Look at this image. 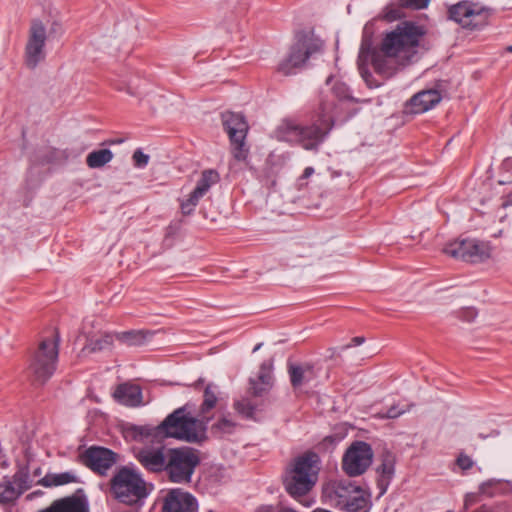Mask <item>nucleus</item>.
I'll return each instance as SVG.
<instances>
[{"mask_svg": "<svg viewBox=\"0 0 512 512\" xmlns=\"http://www.w3.org/2000/svg\"><path fill=\"white\" fill-rule=\"evenodd\" d=\"M424 33L421 26L405 21L385 35L381 47L377 51L371 52L369 44L363 41L358 56V65L365 80L368 81L363 66L369 58H371L374 70L387 78L394 75L399 67L412 63L417 57L420 39Z\"/></svg>", "mask_w": 512, "mask_h": 512, "instance_id": "f257e3e1", "label": "nucleus"}, {"mask_svg": "<svg viewBox=\"0 0 512 512\" xmlns=\"http://www.w3.org/2000/svg\"><path fill=\"white\" fill-rule=\"evenodd\" d=\"M335 109L333 100L322 99L313 123L302 125L294 120H283L275 131L276 137L296 143L305 150L317 151L335 124Z\"/></svg>", "mask_w": 512, "mask_h": 512, "instance_id": "f03ea898", "label": "nucleus"}, {"mask_svg": "<svg viewBox=\"0 0 512 512\" xmlns=\"http://www.w3.org/2000/svg\"><path fill=\"white\" fill-rule=\"evenodd\" d=\"M207 421L186 414V407H180L169 414L157 426L161 438H174L188 443L206 440Z\"/></svg>", "mask_w": 512, "mask_h": 512, "instance_id": "7ed1b4c3", "label": "nucleus"}, {"mask_svg": "<svg viewBox=\"0 0 512 512\" xmlns=\"http://www.w3.org/2000/svg\"><path fill=\"white\" fill-rule=\"evenodd\" d=\"M319 462V456L310 451L294 459L284 478L285 489L292 497L303 496L314 487L320 470Z\"/></svg>", "mask_w": 512, "mask_h": 512, "instance_id": "20e7f679", "label": "nucleus"}, {"mask_svg": "<svg viewBox=\"0 0 512 512\" xmlns=\"http://www.w3.org/2000/svg\"><path fill=\"white\" fill-rule=\"evenodd\" d=\"M323 49V42L313 33H299L287 54L278 62L276 71L284 76L295 75L307 61Z\"/></svg>", "mask_w": 512, "mask_h": 512, "instance_id": "39448f33", "label": "nucleus"}, {"mask_svg": "<svg viewBox=\"0 0 512 512\" xmlns=\"http://www.w3.org/2000/svg\"><path fill=\"white\" fill-rule=\"evenodd\" d=\"M110 490L119 502L134 505L149 494L147 483L141 473L132 467L123 466L110 480Z\"/></svg>", "mask_w": 512, "mask_h": 512, "instance_id": "423d86ee", "label": "nucleus"}, {"mask_svg": "<svg viewBox=\"0 0 512 512\" xmlns=\"http://www.w3.org/2000/svg\"><path fill=\"white\" fill-rule=\"evenodd\" d=\"M324 494L332 505L346 512H359L368 505L365 492L350 480L331 483L325 488Z\"/></svg>", "mask_w": 512, "mask_h": 512, "instance_id": "0eeeda50", "label": "nucleus"}, {"mask_svg": "<svg viewBox=\"0 0 512 512\" xmlns=\"http://www.w3.org/2000/svg\"><path fill=\"white\" fill-rule=\"evenodd\" d=\"M199 463V456L193 448H169L165 473L171 482L189 483Z\"/></svg>", "mask_w": 512, "mask_h": 512, "instance_id": "6e6552de", "label": "nucleus"}, {"mask_svg": "<svg viewBox=\"0 0 512 512\" xmlns=\"http://www.w3.org/2000/svg\"><path fill=\"white\" fill-rule=\"evenodd\" d=\"M58 342V339H45L40 343L29 365V373L34 381L43 384L55 372Z\"/></svg>", "mask_w": 512, "mask_h": 512, "instance_id": "1a4fd4ad", "label": "nucleus"}, {"mask_svg": "<svg viewBox=\"0 0 512 512\" xmlns=\"http://www.w3.org/2000/svg\"><path fill=\"white\" fill-rule=\"evenodd\" d=\"M491 246L474 238L460 239L448 243L443 252L455 259L469 263H482L491 257Z\"/></svg>", "mask_w": 512, "mask_h": 512, "instance_id": "9d476101", "label": "nucleus"}, {"mask_svg": "<svg viewBox=\"0 0 512 512\" xmlns=\"http://www.w3.org/2000/svg\"><path fill=\"white\" fill-rule=\"evenodd\" d=\"M373 457L374 453L370 444L364 441H354L342 457V470L349 477L360 476L371 466Z\"/></svg>", "mask_w": 512, "mask_h": 512, "instance_id": "9b49d317", "label": "nucleus"}, {"mask_svg": "<svg viewBox=\"0 0 512 512\" xmlns=\"http://www.w3.org/2000/svg\"><path fill=\"white\" fill-rule=\"evenodd\" d=\"M47 40L46 27L39 19H33L28 32L25 46V64L35 69L45 59V45Z\"/></svg>", "mask_w": 512, "mask_h": 512, "instance_id": "f8f14e48", "label": "nucleus"}, {"mask_svg": "<svg viewBox=\"0 0 512 512\" xmlns=\"http://www.w3.org/2000/svg\"><path fill=\"white\" fill-rule=\"evenodd\" d=\"M449 18L463 28L476 29L487 23L488 12L485 8L470 1H461L449 8Z\"/></svg>", "mask_w": 512, "mask_h": 512, "instance_id": "ddd939ff", "label": "nucleus"}, {"mask_svg": "<svg viewBox=\"0 0 512 512\" xmlns=\"http://www.w3.org/2000/svg\"><path fill=\"white\" fill-rule=\"evenodd\" d=\"M78 457L83 465L102 476L106 475L118 460L117 453L101 446H91Z\"/></svg>", "mask_w": 512, "mask_h": 512, "instance_id": "4468645a", "label": "nucleus"}, {"mask_svg": "<svg viewBox=\"0 0 512 512\" xmlns=\"http://www.w3.org/2000/svg\"><path fill=\"white\" fill-rule=\"evenodd\" d=\"M222 124L234 146V157L237 160L245 158L244 140L248 131V125L241 114L224 112L221 115Z\"/></svg>", "mask_w": 512, "mask_h": 512, "instance_id": "2eb2a0df", "label": "nucleus"}, {"mask_svg": "<svg viewBox=\"0 0 512 512\" xmlns=\"http://www.w3.org/2000/svg\"><path fill=\"white\" fill-rule=\"evenodd\" d=\"M32 486L27 468H20L11 478H4L0 483V503L6 504L17 500Z\"/></svg>", "mask_w": 512, "mask_h": 512, "instance_id": "dca6fc26", "label": "nucleus"}, {"mask_svg": "<svg viewBox=\"0 0 512 512\" xmlns=\"http://www.w3.org/2000/svg\"><path fill=\"white\" fill-rule=\"evenodd\" d=\"M168 449L164 446L142 448L137 452L136 459L149 472H165Z\"/></svg>", "mask_w": 512, "mask_h": 512, "instance_id": "f3484780", "label": "nucleus"}, {"mask_svg": "<svg viewBox=\"0 0 512 512\" xmlns=\"http://www.w3.org/2000/svg\"><path fill=\"white\" fill-rule=\"evenodd\" d=\"M197 509L196 498L182 489L169 491L163 505V512H196Z\"/></svg>", "mask_w": 512, "mask_h": 512, "instance_id": "a211bd4d", "label": "nucleus"}, {"mask_svg": "<svg viewBox=\"0 0 512 512\" xmlns=\"http://www.w3.org/2000/svg\"><path fill=\"white\" fill-rule=\"evenodd\" d=\"M442 99L437 89L422 90L413 95L405 104V113L420 114L436 106Z\"/></svg>", "mask_w": 512, "mask_h": 512, "instance_id": "6ab92c4d", "label": "nucleus"}, {"mask_svg": "<svg viewBox=\"0 0 512 512\" xmlns=\"http://www.w3.org/2000/svg\"><path fill=\"white\" fill-rule=\"evenodd\" d=\"M37 512H89V503L85 496L71 495L56 499Z\"/></svg>", "mask_w": 512, "mask_h": 512, "instance_id": "aec40b11", "label": "nucleus"}, {"mask_svg": "<svg viewBox=\"0 0 512 512\" xmlns=\"http://www.w3.org/2000/svg\"><path fill=\"white\" fill-rule=\"evenodd\" d=\"M396 456L390 451H384L380 455V464L376 468L378 474L377 484L380 494H384L395 475Z\"/></svg>", "mask_w": 512, "mask_h": 512, "instance_id": "412c9836", "label": "nucleus"}, {"mask_svg": "<svg viewBox=\"0 0 512 512\" xmlns=\"http://www.w3.org/2000/svg\"><path fill=\"white\" fill-rule=\"evenodd\" d=\"M288 373L293 388H298L306 383H309L316 379L318 376V372L315 366L311 363H290L288 365Z\"/></svg>", "mask_w": 512, "mask_h": 512, "instance_id": "4be33fe9", "label": "nucleus"}, {"mask_svg": "<svg viewBox=\"0 0 512 512\" xmlns=\"http://www.w3.org/2000/svg\"><path fill=\"white\" fill-rule=\"evenodd\" d=\"M117 402L128 407H136L142 403V391L138 385L122 383L113 393Z\"/></svg>", "mask_w": 512, "mask_h": 512, "instance_id": "5701e85b", "label": "nucleus"}, {"mask_svg": "<svg viewBox=\"0 0 512 512\" xmlns=\"http://www.w3.org/2000/svg\"><path fill=\"white\" fill-rule=\"evenodd\" d=\"M218 402V388L216 385L209 383L205 389L203 394V402L199 408V419L207 421L209 423L211 417L208 416V413L214 409Z\"/></svg>", "mask_w": 512, "mask_h": 512, "instance_id": "b1692460", "label": "nucleus"}, {"mask_svg": "<svg viewBox=\"0 0 512 512\" xmlns=\"http://www.w3.org/2000/svg\"><path fill=\"white\" fill-rule=\"evenodd\" d=\"M77 481V476L72 472L48 473L39 480V484L44 487H56Z\"/></svg>", "mask_w": 512, "mask_h": 512, "instance_id": "393cba45", "label": "nucleus"}, {"mask_svg": "<svg viewBox=\"0 0 512 512\" xmlns=\"http://www.w3.org/2000/svg\"><path fill=\"white\" fill-rule=\"evenodd\" d=\"M151 335L150 332L143 330H132L115 334V338L127 346H141L146 340L147 336Z\"/></svg>", "mask_w": 512, "mask_h": 512, "instance_id": "a878e982", "label": "nucleus"}, {"mask_svg": "<svg viewBox=\"0 0 512 512\" xmlns=\"http://www.w3.org/2000/svg\"><path fill=\"white\" fill-rule=\"evenodd\" d=\"M113 159L110 149L94 150L87 155L86 164L89 168H101Z\"/></svg>", "mask_w": 512, "mask_h": 512, "instance_id": "bb28decb", "label": "nucleus"}, {"mask_svg": "<svg viewBox=\"0 0 512 512\" xmlns=\"http://www.w3.org/2000/svg\"><path fill=\"white\" fill-rule=\"evenodd\" d=\"M114 338L115 335L108 333L103 334L97 338H91L85 345L84 350L91 353L109 349L113 344Z\"/></svg>", "mask_w": 512, "mask_h": 512, "instance_id": "cd10ccee", "label": "nucleus"}, {"mask_svg": "<svg viewBox=\"0 0 512 512\" xmlns=\"http://www.w3.org/2000/svg\"><path fill=\"white\" fill-rule=\"evenodd\" d=\"M236 426L237 423L229 415H223L211 426V432L221 437L233 433Z\"/></svg>", "mask_w": 512, "mask_h": 512, "instance_id": "c85d7f7f", "label": "nucleus"}, {"mask_svg": "<svg viewBox=\"0 0 512 512\" xmlns=\"http://www.w3.org/2000/svg\"><path fill=\"white\" fill-rule=\"evenodd\" d=\"M219 181V174L212 169L204 170L201 173L200 179L197 181L195 186L196 189H200V191L206 194L210 188L217 184Z\"/></svg>", "mask_w": 512, "mask_h": 512, "instance_id": "c756f323", "label": "nucleus"}, {"mask_svg": "<svg viewBox=\"0 0 512 512\" xmlns=\"http://www.w3.org/2000/svg\"><path fill=\"white\" fill-rule=\"evenodd\" d=\"M132 436L135 440L143 441L144 439H147L149 437L152 438H161V434H158L157 426L151 427V426H132L131 427Z\"/></svg>", "mask_w": 512, "mask_h": 512, "instance_id": "7c9ffc66", "label": "nucleus"}, {"mask_svg": "<svg viewBox=\"0 0 512 512\" xmlns=\"http://www.w3.org/2000/svg\"><path fill=\"white\" fill-rule=\"evenodd\" d=\"M233 406L234 409L245 418H252L254 415L255 407L247 399L236 401Z\"/></svg>", "mask_w": 512, "mask_h": 512, "instance_id": "2f4dec72", "label": "nucleus"}, {"mask_svg": "<svg viewBox=\"0 0 512 512\" xmlns=\"http://www.w3.org/2000/svg\"><path fill=\"white\" fill-rule=\"evenodd\" d=\"M257 379L269 389L272 386V365L266 362L262 363Z\"/></svg>", "mask_w": 512, "mask_h": 512, "instance_id": "473e14b6", "label": "nucleus"}, {"mask_svg": "<svg viewBox=\"0 0 512 512\" xmlns=\"http://www.w3.org/2000/svg\"><path fill=\"white\" fill-rule=\"evenodd\" d=\"M501 482L499 480L490 479L483 482L479 487L482 495L493 497L500 489Z\"/></svg>", "mask_w": 512, "mask_h": 512, "instance_id": "72a5a7b5", "label": "nucleus"}, {"mask_svg": "<svg viewBox=\"0 0 512 512\" xmlns=\"http://www.w3.org/2000/svg\"><path fill=\"white\" fill-rule=\"evenodd\" d=\"M430 0H398V5L401 8L412 10H422L428 7Z\"/></svg>", "mask_w": 512, "mask_h": 512, "instance_id": "f704fd0d", "label": "nucleus"}, {"mask_svg": "<svg viewBox=\"0 0 512 512\" xmlns=\"http://www.w3.org/2000/svg\"><path fill=\"white\" fill-rule=\"evenodd\" d=\"M132 159L135 167L144 168L148 165L150 157L148 154H145L141 149H137L134 151Z\"/></svg>", "mask_w": 512, "mask_h": 512, "instance_id": "c9c22d12", "label": "nucleus"}, {"mask_svg": "<svg viewBox=\"0 0 512 512\" xmlns=\"http://www.w3.org/2000/svg\"><path fill=\"white\" fill-rule=\"evenodd\" d=\"M198 201H196L190 194L187 199L182 200L180 203L181 212L183 215H190L194 212L195 207L198 205Z\"/></svg>", "mask_w": 512, "mask_h": 512, "instance_id": "e433bc0d", "label": "nucleus"}, {"mask_svg": "<svg viewBox=\"0 0 512 512\" xmlns=\"http://www.w3.org/2000/svg\"><path fill=\"white\" fill-rule=\"evenodd\" d=\"M249 390L253 396H261L264 392L268 390V388L262 385L258 379H250Z\"/></svg>", "mask_w": 512, "mask_h": 512, "instance_id": "4c0bfd02", "label": "nucleus"}, {"mask_svg": "<svg viewBox=\"0 0 512 512\" xmlns=\"http://www.w3.org/2000/svg\"><path fill=\"white\" fill-rule=\"evenodd\" d=\"M456 463L462 470H469L474 465L472 458L464 453L458 456Z\"/></svg>", "mask_w": 512, "mask_h": 512, "instance_id": "58836bf2", "label": "nucleus"}, {"mask_svg": "<svg viewBox=\"0 0 512 512\" xmlns=\"http://www.w3.org/2000/svg\"><path fill=\"white\" fill-rule=\"evenodd\" d=\"M333 93L339 99H348V98H350L348 87L345 84H342V83L334 85Z\"/></svg>", "mask_w": 512, "mask_h": 512, "instance_id": "ea45409f", "label": "nucleus"}, {"mask_svg": "<svg viewBox=\"0 0 512 512\" xmlns=\"http://www.w3.org/2000/svg\"><path fill=\"white\" fill-rule=\"evenodd\" d=\"M459 317L466 322H472L477 317V311L468 307L460 312Z\"/></svg>", "mask_w": 512, "mask_h": 512, "instance_id": "a19ab883", "label": "nucleus"}, {"mask_svg": "<svg viewBox=\"0 0 512 512\" xmlns=\"http://www.w3.org/2000/svg\"><path fill=\"white\" fill-rule=\"evenodd\" d=\"M406 412L405 409H399V407L397 405H392L391 407H389L385 413V417L386 418H397L399 417L400 415L404 414Z\"/></svg>", "mask_w": 512, "mask_h": 512, "instance_id": "79ce46f5", "label": "nucleus"}, {"mask_svg": "<svg viewBox=\"0 0 512 512\" xmlns=\"http://www.w3.org/2000/svg\"><path fill=\"white\" fill-rule=\"evenodd\" d=\"M401 16V12L399 9H394V8H387V11H386V14H385V17L388 19V20H396L397 18H399Z\"/></svg>", "mask_w": 512, "mask_h": 512, "instance_id": "37998d69", "label": "nucleus"}, {"mask_svg": "<svg viewBox=\"0 0 512 512\" xmlns=\"http://www.w3.org/2000/svg\"><path fill=\"white\" fill-rule=\"evenodd\" d=\"M314 173V168L313 167H306L303 171V174L300 176V178L298 179V182H299V185L300 186H303L305 185L303 183L304 180L308 179L312 174Z\"/></svg>", "mask_w": 512, "mask_h": 512, "instance_id": "c03bdc74", "label": "nucleus"}, {"mask_svg": "<svg viewBox=\"0 0 512 512\" xmlns=\"http://www.w3.org/2000/svg\"><path fill=\"white\" fill-rule=\"evenodd\" d=\"M364 337L356 336L351 339L350 344L343 346V349L352 347V346H358L361 345L364 342Z\"/></svg>", "mask_w": 512, "mask_h": 512, "instance_id": "a18cd8bd", "label": "nucleus"}, {"mask_svg": "<svg viewBox=\"0 0 512 512\" xmlns=\"http://www.w3.org/2000/svg\"><path fill=\"white\" fill-rule=\"evenodd\" d=\"M190 195L196 200V201H200V199H202L204 197V193H202L200 191V189H196L194 188V190L190 193Z\"/></svg>", "mask_w": 512, "mask_h": 512, "instance_id": "49530a36", "label": "nucleus"}, {"mask_svg": "<svg viewBox=\"0 0 512 512\" xmlns=\"http://www.w3.org/2000/svg\"><path fill=\"white\" fill-rule=\"evenodd\" d=\"M255 512H273V506L271 505H262L258 507Z\"/></svg>", "mask_w": 512, "mask_h": 512, "instance_id": "de8ad7c7", "label": "nucleus"}, {"mask_svg": "<svg viewBox=\"0 0 512 512\" xmlns=\"http://www.w3.org/2000/svg\"><path fill=\"white\" fill-rule=\"evenodd\" d=\"M278 512H298L292 508H288V507H284L282 509H280Z\"/></svg>", "mask_w": 512, "mask_h": 512, "instance_id": "09e8293b", "label": "nucleus"}, {"mask_svg": "<svg viewBox=\"0 0 512 512\" xmlns=\"http://www.w3.org/2000/svg\"><path fill=\"white\" fill-rule=\"evenodd\" d=\"M507 202L512 205V191L508 194Z\"/></svg>", "mask_w": 512, "mask_h": 512, "instance_id": "8fccbe9b", "label": "nucleus"}, {"mask_svg": "<svg viewBox=\"0 0 512 512\" xmlns=\"http://www.w3.org/2000/svg\"><path fill=\"white\" fill-rule=\"evenodd\" d=\"M260 347H261V344L256 345L253 351L254 352L257 351Z\"/></svg>", "mask_w": 512, "mask_h": 512, "instance_id": "3c124183", "label": "nucleus"}, {"mask_svg": "<svg viewBox=\"0 0 512 512\" xmlns=\"http://www.w3.org/2000/svg\"><path fill=\"white\" fill-rule=\"evenodd\" d=\"M507 50L512 52V46H508Z\"/></svg>", "mask_w": 512, "mask_h": 512, "instance_id": "603ef678", "label": "nucleus"}]
</instances>
